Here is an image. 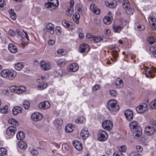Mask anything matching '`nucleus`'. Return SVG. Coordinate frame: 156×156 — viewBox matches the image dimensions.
Here are the masks:
<instances>
[{"label":"nucleus","mask_w":156,"mask_h":156,"mask_svg":"<svg viewBox=\"0 0 156 156\" xmlns=\"http://www.w3.org/2000/svg\"><path fill=\"white\" fill-rule=\"evenodd\" d=\"M23 105L25 109H28L30 106L29 102L27 100H24L23 103Z\"/></svg>","instance_id":"c03bdc74"},{"label":"nucleus","mask_w":156,"mask_h":156,"mask_svg":"<svg viewBox=\"0 0 156 156\" xmlns=\"http://www.w3.org/2000/svg\"><path fill=\"white\" fill-rule=\"evenodd\" d=\"M8 106L6 105L3 107H1L0 108V112L2 114L7 113L8 112Z\"/></svg>","instance_id":"a19ab883"},{"label":"nucleus","mask_w":156,"mask_h":156,"mask_svg":"<svg viewBox=\"0 0 156 156\" xmlns=\"http://www.w3.org/2000/svg\"><path fill=\"white\" fill-rule=\"evenodd\" d=\"M9 73L7 78L10 80L13 79L16 75V72L14 70H10Z\"/></svg>","instance_id":"5701e85b"},{"label":"nucleus","mask_w":156,"mask_h":156,"mask_svg":"<svg viewBox=\"0 0 156 156\" xmlns=\"http://www.w3.org/2000/svg\"><path fill=\"white\" fill-rule=\"evenodd\" d=\"M80 51L81 53L88 52L90 50L89 46L86 44H83L80 46Z\"/></svg>","instance_id":"dca6fc26"},{"label":"nucleus","mask_w":156,"mask_h":156,"mask_svg":"<svg viewBox=\"0 0 156 156\" xmlns=\"http://www.w3.org/2000/svg\"><path fill=\"white\" fill-rule=\"evenodd\" d=\"M103 128L109 131L113 127V123L110 120H105L102 123Z\"/></svg>","instance_id":"1a4fd4ad"},{"label":"nucleus","mask_w":156,"mask_h":156,"mask_svg":"<svg viewBox=\"0 0 156 156\" xmlns=\"http://www.w3.org/2000/svg\"><path fill=\"white\" fill-rule=\"evenodd\" d=\"M105 4L109 8H112L115 7L116 5V2L115 1L114 2L110 3L108 1L105 2Z\"/></svg>","instance_id":"7c9ffc66"},{"label":"nucleus","mask_w":156,"mask_h":156,"mask_svg":"<svg viewBox=\"0 0 156 156\" xmlns=\"http://www.w3.org/2000/svg\"><path fill=\"white\" fill-rule=\"evenodd\" d=\"M43 118L41 114L39 112H35L32 114L31 115L32 119L34 121H38L41 120Z\"/></svg>","instance_id":"9b49d317"},{"label":"nucleus","mask_w":156,"mask_h":156,"mask_svg":"<svg viewBox=\"0 0 156 156\" xmlns=\"http://www.w3.org/2000/svg\"><path fill=\"white\" fill-rule=\"evenodd\" d=\"M126 12L128 14L132 15L133 14L134 10L132 8H129L128 9L126 10Z\"/></svg>","instance_id":"13d9d810"},{"label":"nucleus","mask_w":156,"mask_h":156,"mask_svg":"<svg viewBox=\"0 0 156 156\" xmlns=\"http://www.w3.org/2000/svg\"><path fill=\"white\" fill-rule=\"evenodd\" d=\"M129 127L131 130L133 132V134L137 138L140 137L142 135V129L137 122L132 121L129 124Z\"/></svg>","instance_id":"f257e3e1"},{"label":"nucleus","mask_w":156,"mask_h":156,"mask_svg":"<svg viewBox=\"0 0 156 156\" xmlns=\"http://www.w3.org/2000/svg\"><path fill=\"white\" fill-rule=\"evenodd\" d=\"M101 40V38L98 36L94 37V39L92 41H94L95 42H98Z\"/></svg>","instance_id":"bf43d9fd"},{"label":"nucleus","mask_w":156,"mask_h":156,"mask_svg":"<svg viewBox=\"0 0 156 156\" xmlns=\"http://www.w3.org/2000/svg\"><path fill=\"white\" fill-rule=\"evenodd\" d=\"M6 153L7 151L5 148L3 147L0 148V154L4 155L6 154Z\"/></svg>","instance_id":"5fc2aeb1"},{"label":"nucleus","mask_w":156,"mask_h":156,"mask_svg":"<svg viewBox=\"0 0 156 156\" xmlns=\"http://www.w3.org/2000/svg\"><path fill=\"white\" fill-rule=\"evenodd\" d=\"M25 137L24 133L22 131L18 132L16 134V138L19 140H23Z\"/></svg>","instance_id":"cd10ccee"},{"label":"nucleus","mask_w":156,"mask_h":156,"mask_svg":"<svg viewBox=\"0 0 156 156\" xmlns=\"http://www.w3.org/2000/svg\"><path fill=\"white\" fill-rule=\"evenodd\" d=\"M149 124V126H146L145 133L147 135L151 136L156 133V122L153 119H151L150 121Z\"/></svg>","instance_id":"f03ea898"},{"label":"nucleus","mask_w":156,"mask_h":156,"mask_svg":"<svg viewBox=\"0 0 156 156\" xmlns=\"http://www.w3.org/2000/svg\"><path fill=\"white\" fill-rule=\"evenodd\" d=\"M29 150L31 154L34 156H37L38 154L37 151L33 148L30 147Z\"/></svg>","instance_id":"37998d69"},{"label":"nucleus","mask_w":156,"mask_h":156,"mask_svg":"<svg viewBox=\"0 0 156 156\" xmlns=\"http://www.w3.org/2000/svg\"><path fill=\"white\" fill-rule=\"evenodd\" d=\"M115 83L117 88H122L123 86L122 80L119 78H118L115 80Z\"/></svg>","instance_id":"bb28decb"},{"label":"nucleus","mask_w":156,"mask_h":156,"mask_svg":"<svg viewBox=\"0 0 156 156\" xmlns=\"http://www.w3.org/2000/svg\"><path fill=\"white\" fill-rule=\"evenodd\" d=\"M16 33L18 34V37L20 36L22 37H23V34H22L21 31L18 29H16Z\"/></svg>","instance_id":"69168bd1"},{"label":"nucleus","mask_w":156,"mask_h":156,"mask_svg":"<svg viewBox=\"0 0 156 156\" xmlns=\"http://www.w3.org/2000/svg\"><path fill=\"white\" fill-rule=\"evenodd\" d=\"M8 48L9 51L12 53H15L18 51L16 47L12 43L9 44L8 46Z\"/></svg>","instance_id":"412c9836"},{"label":"nucleus","mask_w":156,"mask_h":156,"mask_svg":"<svg viewBox=\"0 0 156 156\" xmlns=\"http://www.w3.org/2000/svg\"><path fill=\"white\" fill-rule=\"evenodd\" d=\"M148 22L151 28L154 30H156V20L153 16H151L148 18Z\"/></svg>","instance_id":"9d476101"},{"label":"nucleus","mask_w":156,"mask_h":156,"mask_svg":"<svg viewBox=\"0 0 156 156\" xmlns=\"http://www.w3.org/2000/svg\"><path fill=\"white\" fill-rule=\"evenodd\" d=\"M148 41L150 44H152L156 41V40L153 37H149L148 38Z\"/></svg>","instance_id":"8fccbe9b"},{"label":"nucleus","mask_w":156,"mask_h":156,"mask_svg":"<svg viewBox=\"0 0 156 156\" xmlns=\"http://www.w3.org/2000/svg\"><path fill=\"white\" fill-rule=\"evenodd\" d=\"M6 5V2L4 0H0V9L3 10Z\"/></svg>","instance_id":"de8ad7c7"},{"label":"nucleus","mask_w":156,"mask_h":156,"mask_svg":"<svg viewBox=\"0 0 156 156\" xmlns=\"http://www.w3.org/2000/svg\"><path fill=\"white\" fill-rule=\"evenodd\" d=\"M108 108L110 111L116 112L119 110V107L117 105V101L114 99L109 101L108 104Z\"/></svg>","instance_id":"7ed1b4c3"},{"label":"nucleus","mask_w":156,"mask_h":156,"mask_svg":"<svg viewBox=\"0 0 156 156\" xmlns=\"http://www.w3.org/2000/svg\"><path fill=\"white\" fill-rule=\"evenodd\" d=\"M90 9L93 12L96 14H99L100 13V10L94 4H92L91 5Z\"/></svg>","instance_id":"4be33fe9"},{"label":"nucleus","mask_w":156,"mask_h":156,"mask_svg":"<svg viewBox=\"0 0 156 156\" xmlns=\"http://www.w3.org/2000/svg\"><path fill=\"white\" fill-rule=\"evenodd\" d=\"M73 128L72 125L71 124H69L65 127V131L66 132L70 133L73 131Z\"/></svg>","instance_id":"e433bc0d"},{"label":"nucleus","mask_w":156,"mask_h":156,"mask_svg":"<svg viewBox=\"0 0 156 156\" xmlns=\"http://www.w3.org/2000/svg\"><path fill=\"white\" fill-rule=\"evenodd\" d=\"M47 86V84L44 82L43 83H41L37 85L38 89L40 90H42L46 88Z\"/></svg>","instance_id":"79ce46f5"},{"label":"nucleus","mask_w":156,"mask_h":156,"mask_svg":"<svg viewBox=\"0 0 156 156\" xmlns=\"http://www.w3.org/2000/svg\"><path fill=\"white\" fill-rule=\"evenodd\" d=\"M112 21V18L110 16H105L103 19V22L105 24H110Z\"/></svg>","instance_id":"c756f323"},{"label":"nucleus","mask_w":156,"mask_h":156,"mask_svg":"<svg viewBox=\"0 0 156 156\" xmlns=\"http://www.w3.org/2000/svg\"><path fill=\"white\" fill-rule=\"evenodd\" d=\"M72 144L75 147L77 150L80 151L83 148V146L81 143L77 140L73 141Z\"/></svg>","instance_id":"6ab92c4d"},{"label":"nucleus","mask_w":156,"mask_h":156,"mask_svg":"<svg viewBox=\"0 0 156 156\" xmlns=\"http://www.w3.org/2000/svg\"><path fill=\"white\" fill-rule=\"evenodd\" d=\"M122 6L123 8L125 9L126 10L128 9L130 6L129 1L128 0H125V1L123 2Z\"/></svg>","instance_id":"58836bf2"},{"label":"nucleus","mask_w":156,"mask_h":156,"mask_svg":"<svg viewBox=\"0 0 156 156\" xmlns=\"http://www.w3.org/2000/svg\"><path fill=\"white\" fill-rule=\"evenodd\" d=\"M150 107L153 109H156V99L151 102L150 104Z\"/></svg>","instance_id":"3c124183"},{"label":"nucleus","mask_w":156,"mask_h":156,"mask_svg":"<svg viewBox=\"0 0 156 156\" xmlns=\"http://www.w3.org/2000/svg\"><path fill=\"white\" fill-rule=\"evenodd\" d=\"M66 62L65 59L64 58H61L59 59L57 62L58 65L60 66H62L64 65Z\"/></svg>","instance_id":"a18cd8bd"},{"label":"nucleus","mask_w":156,"mask_h":156,"mask_svg":"<svg viewBox=\"0 0 156 156\" xmlns=\"http://www.w3.org/2000/svg\"><path fill=\"white\" fill-rule=\"evenodd\" d=\"M124 115L128 121H130L133 119V112L131 110H126L124 112Z\"/></svg>","instance_id":"f8f14e48"},{"label":"nucleus","mask_w":156,"mask_h":156,"mask_svg":"<svg viewBox=\"0 0 156 156\" xmlns=\"http://www.w3.org/2000/svg\"><path fill=\"white\" fill-rule=\"evenodd\" d=\"M112 54L114 58H111V60L114 62L116 60V58L118 56L117 52L119 51V48L117 47H113L112 48Z\"/></svg>","instance_id":"ddd939ff"},{"label":"nucleus","mask_w":156,"mask_h":156,"mask_svg":"<svg viewBox=\"0 0 156 156\" xmlns=\"http://www.w3.org/2000/svg\"><path fill=\"white\" fill-rule=\"evenodd\" d=\"M53 123L57 129H59L61 128L63 121L62 119H57L53 121Z\"/></svg>","instance_id":"aec40b11"},{"label":"nucleus","mask_w":156,"mask_h":156,"mask_svg":"<svg viewBox=\"0 0 156 156\" xmlns=\"http://www.w3.org/2000/svg\"><path fill=\"white\" fill-rule=\"evenodd\" d=\"M40 65L41 68L44 70H48L50 69L51 64L49 62L41 61L40 63Z\"/></svg>","instance_id":"4468645a"},{"label":"nucleus","mask_w":156,"mask_h":156,"mask_svg":"<svg viewBox=\"0 0 156 156\" xmlns=\"http://www.w3.org/2000/svg\"><path fill=\"white\" fill-rule=\"evenodd\" d=\"M129 156H142L140 154H138L136 152H132L130 153Z\"/></svg>","instance_id":"774afa93"},{"label":"nucleus","mask_w":156,"mask_h":156,"mask_svg":"<svg viewBox=\"0 0 156 156\" xmlns=\"http://www.w3.org/2000/svg\"><path fill=\"white\" fill-rule=\"evenodd\" d=\"M147 110V105L145 103L140 104L136 108V112L139 113H142L144 112Z\"/></svg>","instance_id":"6e6552de"},{"label":"nucleus","mask_w":156,"mask_h":156,"mask_svg":"<svg viewBox=\"0 0 156 156\" xmlns=\"http://www.w3.org/2000/svg\"><path fill=\"white\" fill-rule=\"evenodd\" d=\"M10 90L12 92H15L17 94H20L26 91L25 87L23 86L16 87L12 86L10 88Z\"/></svg>","instance_id":"39448f33"},{"label":"nucleus","mask_w":156,"mask_h":156,"mask_svg":"<svg viewBox=\"0 0 156 156\" xmlns=\"http://www.w3.org/2000/svg\"><path fill=\"white\" fill-rule=\"evenodd\" d=\"M80 135L83 139H86L88 136L89 132L87 130L83 129L81 132Z\"/></svg>","instance_id":"b1692460"},{"label":"nucleus","mask_w":156,"mask_h":156,"mask_svg":"<svg viewBox=\"0 0 156 156\" xmlns=\"http://www.w3.org/2000/svg\"><path fill=\"white\" fill-rule=\"evenodd\" d=\"M137 27L138 30L140 31L143 30L145 28V27L144 25H139L137 26Z\"/></svg>","instance_id":"e2e57ef3"},{"label":"nucleus","mask_w":156,"mask_h":156,"mask_svg":"<svg viewBox=\"0 0 156 156\" xmlns=\"http://www.w3.org/2000/svg\"><path fill=\"white\" fill-rule=\"evenodd\" d=\"M8 33L10 36H15L16 34V32L14 30H9Z\"/></svg>","instance_id":"052dcab7"},{"label":"nucleus","mask_w":156,"mask_h":156,"mask_svg":"<svg viewBox=\"0 0 156 156\" xmlns=\"http://www.w3.org/2000/svg\"><path fill=\"white\" fill-rule=\"evenodd\" d=\"M22 110V109L21 107L18 106H15L12 110L13 114L14 115H16L21 112Z\"/></svg>","instance_id":"393cba45"},{"label":"nucleus","mask_w":156,"mask_h":156,"mask_svg":"<svg viewBox=\"0 0 156 156\" xmlns=\"http://www.w3.org/2000/svg\"><path fill=\"white\" fill-rule=\"evenodd\" d=\"M23 67L24 65L22 62H17L14 65V68L17 70H20Z\"/></svg>","instance_id":"a878e982"},{"label":"nucleus","mask_w":156,"mask_h":156,"mask_svg":"<svg viewBox=\"0 0 156 156\" xmlns=\"http://www.w3.org/2000/svg\"><path fill=\"white\" fill-rule=\"evenodd\" d=\"M62 71L61 70H56L54 73L55 76L58 77H61L62 76Z\"/></svg>","instance_id":"49530a36"},{"label":"nucleus","mask_w":156,"mask_h":156,"mask_svg":"<svg viewBox=\"0 0 156 156\" xmlns=\"http://www.w3.org/2000/svg\"><path fill=\"white\" fill-rule=\"evenodd\" d=\"M126 150V147L124 145L121 146L120 148L119 149L118 151H120L122 153V152H125Z\"/></svg>","instance_id":"0e129e2a"},{"label":"nucleus","mask_w":156,"mask_h":156,"mask_svg":"<svg viewBox=\"0 0 156 156\" xmlns=\"http://www.w3.org/2000/svg\"><path fill=\"white\" fill-rule=\"evenodd\" d=\"M156 51L155 47L154 46H152L150 48V51L151 53H152Z\"/></svg>","instance_id":"338daca9"},{"label":"nucleus","mask_w":156,"mask_h":156,"mask_svg":"<svg viewBox=\"0 0 156 156\" xmlns=\"http://www.w3.org/2000/svg\"><path fill=\"white\" fill-rule=\"evenodd\" d=\"M86 122V119L83 116L78 117L75 120V122L77 123H84Z\"/></svg>","instance_id":"2f4dec72"},{"label":"nucleus","mask_w":156,"mask_h":156,"mask_svg":"<svg viewBox=\"0 0 156 156\" xmlns=\"http://www.w3.org/2000/svg\"><path fill=\"white\" fill-rule=\"evenodd\" d=\"M51 106L50 103L48 101H45L40 103L38 105L39 108L44 110L49 108Z\"/></svg>","instance_id":"2eb2a0df"},{"label":"nucleus","mask_w":156,"mask_h":156,"mask_svg":"<svg viewBox=\"0 0 156 156\" xmlns=\"http://www.w3.org/2000/svg\"><path fill=\"white\" fill-rule=\"evenodd\" d=\"M94 37L93 35L88 33H87L86 35V37L87 38L91 41H92L93 39H94Z\"/></svg>","instance_id":"6e6d98bb"},{"label":"nucleus","mask_w":156,"mask_h":156,"mask_svg":"<svg viewBox=\"0 0 156 156\" xmlns=\"http://www.w3.org/2000/svg\"><path fill=\"white\" fill-rule=\"evenodd\" d=\"M18 146L20 148L23 149H25L27 147L26 144L23 141L19 142Z\"/></svg>","instance_id":"4c0bfd02"},{"label":"nucleus","mask_w":156,"mask_h":156,"mask_svg":"<svg viewBox=\"0 0 156 156\" xmlns=\"http://www.w3.org/2000/svg\"><path fill=\"white\" fill-rule=\"evenodd\" d=\"M79 68V66L77 64L73 63L69 65L67 69L68 70L69 72H76Z\"/></svg>","instance_id":"a211bd4d"},{"label":"nucleus","mask_w":156,"mask_h":156,"mask_svg":"<svg viewBox=\"0 0 156 156\" xmlns=\"http://www.w3.org/2000/svg\"><path fill=\"white\" fill-rule=\"evenodd\" d=\"M146 75L148 77H153L154 76V75L153 74L152 72L151 71V69L150 68H147L146 71Z\"/></svg>","instance_id":"c85d7f7f"},{"label":"nucleus","mask_w":156,"mask_h":156,"mask_svg":"<svg viewBox=\"0 0 156 156\" xmlns=\"http://www.w3.org/2000/svg\"><path fill=\"white\" fill-rule=\"evenodd\" d=\"M98 136V140L101 141L106 140L108 137L107 133L105 131L102 130L99 131Z\"/></svg>","instance_id":"423d86ee"},{"label":"nucleus","mask_w":156,"mask_h":156,"mask_svg":"<svg viewBox=\"0 0 156 156\" xmlns=\"http://www.w3.org/2000/svg\"><path fill=\"white\" fill-rule=\"evenodd\" d=\"M59 4L58 0H51L50 2L46 3L45 4V7L51 10L55 9Z\"/></svg>","instance_id":"20e7f679"},{"label":"nucleus","mask_w":156,"mask_h":156,"mask_svg":"<svg viewBox=\"0 0 156 156\" xmlns=\"http://www.w3.org/2000/svg\"><path fill=\"white\" fill-rule=\"evenodd\" d=\"M62 25L65 27L68 28L70 27V25L69 22L67 20H63L62 22Z\"/></svg>","instance_id":"09e8293b"},{"label":"nucleus","mask_w":156,"mask_h":156,"mask_svg":"<svg viewBox=\"0 0 156 156\" xmlns=\"http://www.w3.org/2000/svg\"><path fill=\"white\" fill-rule=\"evenodd\" d=\"M9 71L10 70L7 69L3 70L1 72V76L3 78H7Z\"/></svg>","instance_id":"c9c22d12"},{"label":"nucleus","mask_w":156,"mask_h":156,"mask_svg":"<svg viewBox=\"0 0 156 156\" xmlns=\"http://www.w3.org/2000/svg\"><path fill=\"white\" fill-rule=\"evenodd\" d=\"M113 28L114 31L115 33H119L123 28V27L121 25L115 26L113 27Z\"/></svg>","instance_id":"72a5a7b5"},{"label":"nucleus","mask_w":156,"mask_h":156,"mask_svg":"<svg viewBox=\"0 0 156 156\" xmlns=\"http://www.w3.org/2000/svg\"><path fill=\"white\" fill-rule=\"evenodd\" d=\"M120 23H121V25H120L121 26H123V28L124 26L126 25V20L123 19L121 18L120 19Z\"/></svg>","instance_id":"680f3d73"},{"label":"nucleus","mask_w":156,"mask_h":156,"mask_svg":"<svg viewBox=\"0 0 156 156\" xmlns=\"http://www.w3.org/2000/svg\"><path fill=\"white\" fill-rule=\"evenodd\" d=\"M113 156H123V154L120 151H116L114 152Z\"/></svg>","instance_id":"864d4df0"},{"label":"nucleus","mask_w":156,"mask_h":156,"mask_svg":"<svg viewBox=\"0 0 156 156\" xmlns=\"http://www.w3.org/2000/svg\"><path fill=\"white\" fill-rule=\"evenodd\" d=\"M109 93L111 96L114 97H115L117 95V92L115 90H110Z\"/></svg>","instance_id":"4d7b16f0"},{"label":"nucleus","mask_w":156,"mask_h":156,"mask_svg":"<svg viewBox=\"0 0 156 156\" xmlns=\"http://www.w3.org/2000/svg\"><path fill=\"white\" fill-rule=\"evenodd\" d=\"M16 131V129L15 127L10 126L7 129L6 133L9 136L13 135Z\"/></svg>","instance_id":"f3484780"},{"label":"nucleus","mask_w":156,"mask_h":156,"mask_svg":"<svg viewBox=\"0 0 156 156\" xmlns=\"http://www.w3.org/2000/svg\"><path fill=\"white\" fill-rule=\"evenodd\" d=\"M80 17L79 14L77 13H75L73 16V20L76 24H78L79 23V20Z\"/></svg>","instance_id":"473e14b6"},{"label":"nucleus","mask_w":156,"mask_h":156,"mask_svg":"<svg viewBox=\"0 0 156 156\" xmlns=\"http://www.w3.org/2000/svg\"><path fill=\"white\" fill-rule=\"evenodd\" d=\"M54 26L51 23H47L45 25V27L44 29L45 32H48L52 34L54 32Z\"/></svg>","instance_id":"0eeeda50"},{"label":"nucleus","mask_w":156,"mask_h":156,"mask_svg":"<svg viewBox=\"0 0 156 156\" xmlns=\"http://www.w3.org/2000/svg\"><path fill=\"white\" fill-rule=\"evenodd\" d=\"M46 80V78L44 76H39L37 80V82L39 84L41 83H44Z\"/></svg>","instance_id":"ea45409f"},{"label":"nucleus","mask_w":156,"mask_h":156,"mask_svg":"<svg viewBox=\"0 0 156 156\" xmlns=\"http://www.w3.org/2000/svg\"><path fill=\"white\" fill-rule=\"evenodd\" d=\"M9 123L13 125L17 126L19 125L18 122L14 119L11 118L9 119L8 121Z\"/></svg>","instance_id":"f704fd0d"},{"label":"nucleus","mask_w":156,"mask_h":156,"mask_svg":"<svg viewBox=\"0 0 156 156\" xmlns=\"http://www.w3.org/2000/svg\"><path fill=\"white\" fill-rule=\"evenodd\" d=\"M57 52L58 55H62L64 54L65 50L62 48L58 49L57 50Z\"/></svg>","instance_id":"603ef678"}]
</instances>
